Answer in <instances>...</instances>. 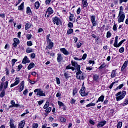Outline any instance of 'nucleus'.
Segmentation results:
<instances>
[{
    "label": "nucleus",
    "instance_id": "obj_1",
    "mask_svg": "<svg viewBox=\"0 0 128 128\" xmlns=\"http://www.w3.org/2000/svg\"><path fill=\"white\" fill-rule=\"evenodd\" d=\"M126 91H120L116 94V98L117 102L120 100H122L123 98H124V96H126Z\"/></svg>",
    "mask_w": 128,
    "mask_h": 128
},
{
    "label": "nucleus",
    "instance_id": "obj_2",
    "mask_svg": "<svg viewBox=\"0 0 128 128\" xmlns=\"http://www.w3.org/2000/svg\"><path fill=\"white\" fill-rule=\"evenodd\" d=\"M76 70H77V72L76 73V78L78 80H84V75H82V76H80V75L82 74V70H80V66L78 64L77 66H76Z\"/></svg>",
    "mask_w": 128,
    "mask_h": 128
},
{
    "label": "nucleus",
    "instance_id": "obj_3",
    "mask_svg": "<svg viewBox=\"0 0 128 128\" xmlns=\"http://www.w3.org/2000/svg\"><path fill=\"white\" fill-rule=\"evenodd\" d=\"M52 22L54 24H56L57 26H60L62 22V20L58 16L54 17L52 18Z\"/></svg>",
    "mask_w": 128,
    "mask_h": 128
},
{
    "label": "nucleus",
    "instance_id": "obj_4",
    "mask_svg": "<svg viewBox=\"0 0 128 128\" xmlns=\"http://www.w3.org/2000/svg\"><path fill=\"white\" fill-rule=\"evenodd\" d=\"M34 92H37L36 96H46V93L44 90L40 88H36L34 90Z\"/></svg>",
    "mask_w": 128,
    "mask_h": 128
},
{
    "label": "nucleus",
    "instance_id": "obj_5",
    "mask_svg": "<svg viewBox=\"0 0 128 128\" xmlns=\"http://www.w3.org/2000/svg\"><path fill=\"white\" fill-rule=\"evenodd\" d=\"M125 18L126 15L124 14V13H119L118 16V22H124Z\"/></svg>",
    "mask_w": 128,
    "mask_h": 128
},
{
    "label": "nucleus",
    "instance_id": "obj_6",
    "mask_svg": "<svg viewBox=\"0 0 128 128\" xmlns=\"http://www.w3.org/2000/svg\"><path fill=\"white\" fill-rule=\"evenodd\" d=\"M54 14V10H52V8L50 7H49L46 11V13L45 14V16H46V14H48V15L46 16V18H50V16L51 14Z\"/></svg>",
    "mask_w": 128,
    "mask_h": 128
},
{
    "label": "nucleus",
    "instance_id": "obj_7",
    "mask_svg": "<svg viewBox=\"0 0 128 128\" xmlns=\"http://www.w3.org/2000/svg\"><path fill=\"white\" fill-rule=\"evenodd\" d=\"M90 22L92 24V26H98V22L96 20V16H91Z\"/></svg>",
    "mask_w": 128,
    "mask_h": 128
},
{
    "label": "nucleus",
    "instance_id": "obj_8",
    "mask_svg": "<svg viewBox=\"0 0 128 128\" xmlns=\"http://www.w3.org/2000/svg\"><path fill=\"white\" fill-rule=\"evenodd\" d=\"M20 78L16 77L15 78V82L10 84V88H14V86H18V84H20Z\"/></svg>",
    "mask_w": 128,
    "mask_h": 128
},
{
    "label": "nucleus",
    "instance_id": "obj_9",
    "mask_svg": "<svg viewBox=\"0 0 128 128\" xmlns=\"http://www.w3.org/2000/svg\"><path fill=\"white\" fill-rule=\"evenodd\" d=\"M80 93L82 96H88V92H86V88L84 87L81 88L80 91Z\"/></svg>",
    "mask_w": 128,
    "mask_h": 128
},
{
    "label": "nucleus",
    "instance_id": "obj_10",
    "mask_svg": "<svg viewBox=\"0 0 128 128\" xmlns=\"http://www.w3.org/2000/svg\"><path fill=\"white\" fill-rule=\"evenodd\" d=\"M19 86V92H21L24 90V81H22L20 83V85L18 86V88Z\"/></svg>",
    "mask_w": 128,
    "mask_h": 128
},
{
    "label": "nucleus",
    "instance_id": "obj_11",
    "mask_svg": "<svg viewBox=\"0 0 128 128\" xmlns=\"http://www.w3.org/2000/svg\"><path fill=\"white\" fill-rule=\"evenodd\" d=\"M30 62V60H29L28 58V56H24V58H23L22 60V64H28Z\"/></svg>",
    "mask_w": 128,
    "mask_h": 128
},
{
    "label": "nucleus",
    "instance_id": "obj_12",
    "mask_svg": "<svg viewBox=\"0 0 128 128\" xmlns=\"http://www.w3.org/2000/svg\"><path fill=\"white\" fill-rule=\"evenodd\" d=\"M106 124V121H101L98 123L96 126L98 128H102V126H104Z\"/></svg>",
    "mask_w": 128,
    "mask_h": 128
},
{
    "label": "nucleus",
    "instance_id": "obj_13",
    "mask_svg": "<svg viewBox=\"0 0 128 128\" xmlns=\"http://www.w3.org/2000/svg\"><path fill=\"white\" fill-rule=\"evenodd\" d=\"M60 52L64 54V56H68V54H70V52H68V51L66 48H61L60 49Z\"/></svg>",
    "mask_w": 128,
    "mask_h": 128
},
{
    "label": "nucleus",
    "instance_id": "obj_14",
    "mask_svg": "<svg viewBox=\"0 0 128 128\" xmlns=\"http://www.w3.org/2000/svg\"><path fill=\"white\" fill-rule=\"evenodd\" d=\"M124 42H126V40H121L118 44V42L117 43H114V48H120V46Z\"/></svg>",
    "mask_w": 128,
    "mask_h": 128
},
{
    "label": "nucleus",
    "instance_id": "obj_15",
    "mask_svg": "<svg viewBox=\"0 0 128 128\" xmlns=\"http://www.w3.org/2000/svg\"><path fill=\"white\" fill-rule=\"evenodd\" d=\"M128 60L125 61L121 68V72H124L125 68H128Z\"/></svg>",
    "mask_w": 128,
    "mask_h": 128
},
{
    "label": "nucleus",
    "instance_id": "obj_16",
    "mask_svg": "<svg viewBox=\"0 0 128 128\" xmlns=\"http://www.w3.org/2000/svg\"><path fill=\"white\" fill-rule=\"evenodd\" d=\"M14 120L12 119L10 120V128H16V126L14 125Z\"/></svg>",
    "mask_w": 128,
    "mask_h": 128
},
{
    "label": "nucleus",
    "instance_id": "obj_17",
    "mask_svg": "<svg viewBox=\"0 0 128 128\" xmlns=\"http://www.w3.org/2000/svg\"><path fill=\"white\" fill-rule=\"evenodd\" d=\"M26 124V120H23L20 122L18 128H24Z\"/></svg>",
    "mask_w": 128,
    "mask_h": 128
},
{
    "label": "nucleus",
    "instance_id": "obj_18",
    "mask_svg": "<svg viewBox=\"0 0 128 128\" xmlns=\"http://www.w3.org/2000/svg\"><path fill=\"white\" fill-rule=\"evenodd\" d=\"M64 60V58L62 56V54H58L57 57V62H60Z\"/></svg>",
    "mask_w": 128,
    "mask_h": 128
},
{
    "label": "nucleus",
    "instance_id": "obj_19",
    "mask_svg": "<svg viewBox=\"0 0 128 128\" xmlns=\"http://www.w3.org/2000/svg\"><path fill=\"white\" fill-rule=\"evenodd\" d=\"M82 4L84 8H88V0H82Z\"/></svg>",
    "mask_w": 128,
    "mask_h": 128
},
{
    "label": "nucleus",
    "instance_id": "obj_20",
    "mask_svg": "<svg viewBox=\"0 0 128 128\" xmlns=\"http://www.w3.org/2000/svg\"><path fill=\"white\" fill-rule=\"evenodd\" d=\"M104 100V96L102 95L98 98V100L96 102V104H98V102H103Z\"/></svg>",
    "mask_w": 128,
    "mask_h": 128
},
{
    "label": "nucleus",
    "instance_id": "obj_21",
    "mask_svg": "<svg viewBox=\"0 0 128 128\" xmlns=\"http://www.w3.org/2000/svg\"><path fill=\"white\" fill-rule=\"evenodd\" d=\"M93 80L95 82H98L100 80V75L98 74H94L93 75Z\"/></svg>",
    "mask_w": 128,
    "mask_h": 128
},
{
    "label": "nucleus",
    "instance_id": "obj_22",
    "mask_svg": "<svg viewBox=\"0 0 128 128\" xmlns=\"http://www.w3.org/2000/svg\"><path fill=\"white\" fill-rule=\"evenodd\" d=\"M116 76V70H112L111 73L110 77L112 78Z\"/></svg>",
    "mask_w": 128,
    "mask_h": 128
},
{
    "label": "nucleus",
    "instance_id": "obj_23",
    "mask_svg": "<svg viewBox=\"0 0 128 128\" xmlns=\"http://www.w3.org/2000/svg\"><path fill=\"white\" fill-rule=\"evenodd\" d=\"M122 106H128V98H126L124 101V102L120 104Z\"/></svg>",
    "mask_w": 128,
    "mask_h": 128
},
{
    "label": "nucleus",
    "instance_id": "obj_24",
    "mask_svg": "<svg viewBox=\"0 0 128 128\" xmlns=\"http://www.w3.org/2000/svg\"><path fill=\"white\" fill-rule=\"evenodd\" d=\"M10 104L14 108H18L20 106L18 104H16V102L14 100L10 101Z\"/></svg>",
    "mask_w": 128,
    "mask_h": 128
},
{
    "label": "nucleus",
    "instance_id": "obj_25",
    "mask_svg": "<svg viewBox=\"0 0 128 128\" xmlns=\"http://www.w3.org/2000/svg\"><path fill=\"white\" fill-rule=\"evenodd\" d=\"M54 47V42H50L48 43V46H46V48H48V50H50V48H52Z\"/></svg>",
    "mask_w": 128,
    "mask_h": 128
},
{
    "label": "nucleus",
    "instance_id": "obj_26",
    "mask_svg": "<svg viewBox=\"0 0 128 128\" xmlns=\"http://www.w3.org/2000/svg\"><path fill=\"white\" fill-rule=\"evenodd\" d=\"M35 66H36V64H34V63H33V62L30 63L28 66V70H32V68H34Z\"/></svg>",
    "mask_w": 128,
    "mask_h": 128
},
{
    "label": "nucleus",
    "instance_id": "obj_27",
    "mask_svg": "<svg viewBox=\"0 0 128 128\" xmlns=\"http://www.w3.org/2000/svg\"><path fill=\"white\" fill-rule=\"evenodd\" d=\"M66 70H72L74 72V70H76V68H74V67L72 66L71 64H69L66 66Z\"/></svg>",
    "mask_w": 128,
    "mask_h": 128
},
{
    "label": "nucleus",
    "instance_id": "obj_28",
    "mask_svg": "<svg viewBox=\"0 0 128 128\" xmlns=\"http://www.w3.org/2000/svg\"><path fill=\"white\" fill-rule=\"evenodd\" d=\"M24 2H22L20 4V5L18 6V10H22L24 9Z\"/></svg>",
    "mask_w": 128,
    "mask_h": 128
},
{
    "label": "nucleus",
    "instance_id": "obj_29",
    "mask_svg": "<svg viewBox=\"0 0 128 128\" xmlns=\"http://www.w3.org/2000/svg\"><path fill=\"white\" fill-rule=\"evenodd\" d=\"M26 12L27 14H28L29 16L32 14V10H30V8L29 6L26 8Z\"/></svg>",
    "mask_w": 128,
    "mask_h": 128
},
{
    "label": "nucleus",
    "instance_id": "obj_30",
    "mask_svg": "<svg viewBox=\"0 0 128 128\" xmlns=\"http://www.w3.org/2000/svg\"><path fill=\"white\" fill-rule=\"evenodd\" d=\"M26 52H27V54H30V52H34V49L28 48L26 49Z\"/></svg>",
    "mask_w": 128,
    "mask_h": 128
},
{
    "label": "nucleus",
    "instance_id": "obj_31",
    "mask_svg": "<svg viewBox=\"0 0 128 128\" xmlns=\"http://www.w3.org/2000/svg\"><path fill=\"white\" fill-rule=\"evenodd\" d=\"M70 16L68 18L70 22H72L74 20V14H72V13L70 12Z\"/></svg>",
    "mask_w": 128,
    "mask_h": 128
},
{
    "label": "nucleus",
    "instance_id": "obj_32",
    "mask_svg": "<svg viewBox=\"0 0 128 128\" xmlns=\"http://www.w3.org/2000/svg\"><path fill=\"white\" fill-rule=\"evenodd\" d=\"M40 2H36L34 4V8L36 10H38V8H40Z\"/></svg>",
    "mask_w": 128,
    "mask_h": 128
},
{
    "label": "nucleus",
    "instance_id": "obj_33",
    "mask_svg": "<svg viewBox=\"0 0 128 128\" xmlns=\"http://www.w3.org/2000/svg\"><path fill=\"white\" fill-rule=\"evenodd\" d=\"M64 76L66 80H68V78H70V74L68 72H66L64 74Z\"/></svg>",
    "mask_w": 128,
    "mask_h": 128
},
{
    "label": "nucleus",
    "instance_id": "obj_34",
    "mask_svg": "<svg viewBox=\"0 0 128 128\" xmlns=\"http://www.w3.org/2000/svg\"><path fill=\"white\" fill-rule=\"evenodd\" d=\"M48 106H50V102H46L44 105L43 108H44V110H46V108H48Z\"/></svg>",
    "mask_w": 128,
    "mask_h": 128
},
{
    "label": "nucleus",
    "instance_id": "obj_35",
    "mask_svg": "<svg viewBox=\"0 0 128 128\" xmlns=\"http://www.w3.org/2000/svg\"><path fill=\"white\" fill-rule=\"evenodd\" d=\"M106 64L105 62H102V65L98 68V70H102V68H106Z\"/></svg>",
    "mask_w": 128,
    "mask_h": 128
},
{
    "label": "nucleus",
    "instance_id": "obj_36",
    "mask_svg": "<svg viewBox=\"0 0 128 128\" xmlns=\"http://www.w3.org/2000/svg\"><path fill=\"white\" fill-rule=\"evenodd\" d=\"M76 102V100L74 98H72L70 100V103L71 104H74Z\"/></svg>",
    "mask_w": 128,
    "mask_h": 128
},
{
    "label": "nucleus",
    "instance_id": "obj_37",
    "mask_svg": "<svg viewBox=\"0 0 128 128\" xmlns=\"http://www.w3.org/2000/svg\"><path fill=\"white\" fill-rule=\"evenodd\" d=\"M71 64H72V66H74V68H76L77 66V65H78L77 62L73 60H72Z\"/></svg>",
    "mask_w": 128,
    "mask_h": 128
},
{
    "label": "nucleus",
    "instance_id": "obj_38",
    "mask_svg": "<svg viewBox=\"0 0 128 128\" xmlns=\"http://www.w3.org/2000/svg\"><path fill=\"white\" fill-rule=\"evenodd\" d=\"M14 42L17 44H20V40L18 38H14Z\"/></svg>",
    "mask_w": 128,
    "mask_h": 128
},
{
    "label": "nucleus",
    "instance_id": "obj_39",
    "mask_svg": "<svg viewBox=\"0 0 128 128\" xmlns=\"http://www.w3.org/2000/svg\"><path fill=\"white\" fill-rule=\"evenodd\" d=\"M58 104L60 106V108H62V106H64L66 105L64 104H63V102L60 101H58Z\"/></svg>",
    "mask_w": 128,
    "mask_h": 128
},
{
    "label": "nucleus",
    "instance_id": "obj_40",
    "mask_svg": "<svg viewBox=\"0 0 128 128\" xmlns=\"http://www.w3.org/2000/svg\"><path fill=\"white\" fill-rule=\"evenodd\" d=\"M30 28V24L28 23H26L25 26L26 30H28V28Z\"/></svg>",
    "mask_w": 128,
    "mask_h": 128
},
{
    "label": "nucleus",
    "instance_id": "obj_41",
    "mask_svg": "<svg viewBox=\"0 0 128 128\" xmlns=\"http://www.w3.org/2000/svg\"><path fill=\"white\" fill-rule=\"evenodd\" d=\"M74 32V30L72 28H70L67 30V34H70Z\"/></svg>",
    "mask_w": 128,
    "mask_h": 128
},
{
    "label": "nucleus",
    "instance_id": "obj_42",
    "mask_svg": "<svg viewBox=\"0 0 128 128\" xmlns=\"http://www.w3.org/2000/svg\"><path fill=\"white\" fill-rule=\"evenodd\" d=\"M78 93V88H74L73 90V92H72V96H76V94Z\"/></svg>",
    "mask_w": 128,
    "mask_h": 128
},
{
    "label": "nucleus",
    "instance_id": "obj_43",
    "mask_svg": "<svg viewBox=\"0 0 128 128\" xmlns=\"http://www.w3.org/2000/svg\"><path fill=\"white\" fill-rule=\"evenodd\" d=\"M122 122H118L117 124V128H122Z\"/></svg>",
    "mask_w": 128,
    "mask_h": 128
},
{
    "label": "nucleus",
    "instance_id": "obj_44",
    "mask_svg": "<svg viewBox=\"0 0 128 128\" xmlns=\"http://www.w3.org/2000/svg\"><path fill=\"white\" fill-rule=\"evenodd\" d=\"M45 112H46V114H50V112H52V108L48 107V108H46Z\"/></svg>",
    "mask_w": 128,
    "mask_h": 128
},
{
    "label": "nucleus",
    "instance_id": "obj_45",
    "mask_svg": "<svg viewBox=\"0 0 128 128\" xmlns=\"http://www.w3.org/2000/svg\"><path fill=\"white\" fill-rule=\"evenodd\" d=\"M96 106L95 103L91 102L87 105H86V108H89L90 106Z\"/></svg>",
    "mask_w": 128,
    "mask_h": 128
},
{
    "label": "nucleus",
    "instance_id": "obj_46",
    "mask_svg": "<svg viewBox=\"0 0 128 128\" xmlns=\"http://www.w3.org/2000/svg\"><path fill=\"white\" fill-rule=\"evenodd\" d=\"M5 95H6V91H4V90H2V91L1 92L0 94V96L1 98H4V96Z\"/></svg>",
    "mask_w": 128,
    "mask_h": 128
},
{
    "label": "nucleus",
    "instance_id": "obj_47",
    "mask_svg": "<svg viewBox=\"0 0 128 128\" xmlns=\"http://www.w3.org/2000/svg\"><path fill=\"white\" fill-rule=\"evenodd\" d=\"M16 62H18V60L14 59V58L12 60V67L14 66V64H16Z\"/></svg>",
    "mask_w": 128,
    "mask_h": 128
},
{
    "label": "nucleus",
    "instance_id": "obj_48",
    "mask_svg": "<svg viewBox=\"0 0 128 128\" xmlns=\"http://www.w3.org/2000/svg\"><path fill=\"white\" fill-rule=\"evenodd\" d=\"M38 128V123H34L32 124V128Z\"/></svg>",
    "mask_w": 128,
    "mask_h": 128
},
{
    "label": "nucleus",
    "instance_id": "obj_49",
    "mask_svg": "<svg viewBox=\"0 0 128 128\" xmlns=\"http://www.w3.org/2000/svg\"><path fill=\"white\" fill-rule=\"evenodd\" d=\"M60 120L61 122H66V119L64 118L62 116L60 118Z\"/></svg>",
    "mask_w": 128,
    "mask_h": 128
},
{
    "label": "nucleus",
    "instance_id": "obj_50",
    "mask_svg": "<svg viewBox=\"0 0 128 128\" xmlns=\"http://www.w3.org/2000/svg\"><path fill=\"white\" fill-rule=\"evenodd\" d=\"M124 14V8L122 7V6H121L120 7V12H119V14Z\"/></svg>",
    "mask_w": 128,
    "mask_h": 128
},
{
    "label": "nucleus",
    "instance_id": "obj_51",
    "mask_svg": "<svg viewBox=\"0 0 128 128\" xmlns=\"http://www.w3.org/2000/svg\"><path fill=\"white\" fill-rule=\"evenodd\" d=\"M112 36V33H110V32L108 31L106 33V38H110Z\"/></svg>",
    "mask_w": 128,
    "mask_h": 128
},
{
    "label": "nucleus",
    "instance_id": "obj_52",
    "mask_svg": "<svg viewBox=\"0 0 128 128\" xmlns=\"http://www.w3.org/2000/svg\"><path fill=\"white\" fill-rule=\"evenodd\" d=\"M68 28H72L74 27V24L72 22H69L68 24Z\"/></svg>",
    "mask_w": 128,
    "mask_h": 128
},
{
    "label": "nucleus",
    "instance_id": "obj_53",
    "mask_svg": "<svg viewBox=\"0 0 128 128\" xmlns=\"http://www.w3.org/2000/svg\"><path fill=\"white\" fill-rule=\"evenodd\" d=\"M22 65L20 64L18 66V68H17L18 72H20V70H22Z\"/></svg>",
    "mask_w": 128,
    "mask_h": 128
},
{
    "label": "nucleus",
    "instance_id": "obj_54",
    "mask_svg": "<svg viewBox=\"0 0 128 128\" xmlns=\"http://www.w3.org/2000/svg\"><path fill=\"white\" fill-rule=\"evenodd\" d=\"M8 81H6L4 82V90H6V88H8Z\"/></svg>",
    "mask_w": 128,
    "mask_h": 128
},
{
    "label": "nucleus",
    "instance_id": "obj_55",
    "mask_svg": "<svg viewBox=\"0 0 128 128\" xmlns=\"http://www.w3.org/2000/svg\"><path fill=\"white\" fill-rule=\"evenodd\" d=\"M124 52V47H121L119 49V52H120L121 54H122V52Z\"/></svg>",
    "mask_w": 128,
    "mask_h": 128
},
{
    "label": "nucleus",
    "instance_id": "obj_56",
    "mask_svg": "<svg viewBox=\"0 0 128 128\" xmlns=\"http://www.w3.org/2000/svg\"><path fill=\"white\" fill-rule=\"evenodd\" d=\"M56 79L57 84H60V78L56 77Z\"/></svg>",
    "mask_w": 128,
    "mask_h": 128
},
{
    "label": "nucleus",
    "instance_id": "obj_57",
    "mask_svg": "<svg viewBox=\"0 0 128 128\" xmlns=\"http://www.w3.org/2000/svg\"><path fill=\"white\" fill-rule=\"evenodd\" d=\"M27 46H32V41L27 42Z\"/></svg>",
    "mask_w": 128,
    "mask_h": 128
},
{
    "label": "nucleus",
    "instance_id": "obj_58",
    "mask_svg": "<svg viewBox=\"0 0 128 128\" xmlns=\"http://www.w3.org/2000/svg\"><path fill=\"white\" fill-rule=\"evenodd\" d=\"M28 82H30V84H36V82L34 81V80H32L30 79H28Z\"/></svg>",
    "mask_w": 128,
    "mask_h": 128
},
{
    "label": "nucleus",
    "instance_id": "obj_59",
    "mask_svg": "<svg viewBox=\"0 0 128 128\" xmlns=\"http://www.w3.org/2000/svg\"><path fill=\"white\" fill-rule=\"evenodd\" d=\"M124 84H122L120 85H119L116 88V90H120V88H122V86H124Z\"/></svg>",
    "mask_w": 128,
    "mask_h": 128
},
{
    "label": "nucleus",
    "instance_id": "obj_60",
    "mask_svg": "<svg viewBox=\"0 0 128 128\" xmlns=\"http://www.w3.org/2000/svg\"><path fill=\"white\" fill-rule=\"evenodd\" d=\"M32 36V34H27L26 36V38L27 40H30Z\"/></svg>",
    "mask_w": 128,
    "mask_h": 128
},
{
    "label": "nucleus",
    "instance_id": "obj_61",
    "mask_svg": "<svg viewBox=\"0 0 128 128\" xmlns=\"http://www.w3.org/2000/svg\"><path fill=\"white\" fill-rule=\"evenodd\" d=\"M88 54H84L81 60H86V58Z\"/></svg>",
    "mask_w": 128,
    "mask_h": 128
},
{
    "label": "nucleus",
    "instance_id": "obj_62",
    "mask_svg": "<svg viewBox=\"0 0 128 128\" xmlns=\"http://www.w3.org/2000/svg\"><path fill=\"white\" fill-rule=\"evenodd\" d=\"M82 43L80 42H79L76 44V48H80L82 46Z\"/></svg>",
    "mask_w": 128,
    "mask_h": 128
},
{
    "label": "nucleus",
    "instance_id": "obj_63",
    "mask_svg": "<svg viewBox=\"0 0 128 128\" xmlns=\"http://www.w3.org/2000/svg\"><path fill=\"white\" fill-rule=\"evenodd\" d=\"M120 4H122V2H128V0H118Z\"/></svg>",
    "mask_w": 128,
    "mask_h": 128
},
{
    "label": "nucleus",
    "instance_id": "obj_64",
    "mask_svg": "<svg viewBox=\"0 0 128 128\" xmlns=\"http://www.w3.org/2000/svg\"><path fill=\"white\" fill-rule=\"evenodd\" d=\"M61 96L62 94L60 93V91H58L56 94V98H60V96Z\"/></svg>",
    "mask_w": 128,
    "mask_h": 128
}]
</instances>
